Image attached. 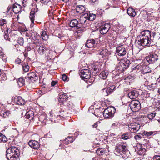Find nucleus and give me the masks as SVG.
Here are the masks:
<instances>
[{"mask_svg":"<svg viewBox=\"0 0 160 160\" xmlns=\"http://www.w3.org/2000/svg\"><path fill=\"white\" fill-rule=\"evenodd\" d=\"M20 155L19 150L15 147H11L6 151V156L8 160H17Z\"/></svg>","mask_w":160,"mask_h":160,"instance_id":"obj_1","label":"nucleus"},{"mask_svg":"<svg viewBox=\"0 0 160 160\" xmlns=\"http://www.w3.org/2000/svg\"><path fill=\"white\" fill-rule=\"evenodd\" d=\"M114 152L116 154H120L122 157L126 158L128 154V151L125 146L121 144H117Z\"/></svg>","mask_w":160,"mask_h":160,"instance_id":"obj_2","label":"nucleus"},{"mask_svg":"<svg viewBox=\"0 0 160 160\" xmlns=\"http://www.w3.org/2000/svg\"><path fill=\"white\" fill-rule=\"evenodd\" d=\"M116 109L113 107H109L103 111V116L106 118H112L115 112Z\"/></svg>","mask_w":160,"mask_h":160,"instance_id":"obj_3","label":"nucleus"},{"mask_svg":"<svg viewBox=\"0 0 160 160\" xmlns=\"http://www.w3.org/2000/svg\"><path fill=\"white\" fill-rule=\"evenodd\" d=\"M148 84H149L147 87V88L150 90L153 91L155 89L158 87V84L157 82V81L154 78H149L148 79Z\"/></svg>","mask_w":160,"mask_h":160,"instance_id":"obj_4","label":"nucleus"},{"mask_svg":"<svg viewBox=\"0 0 160 160\" xmlns=\"http://www.w3.org/2000/svg\"><path fill=\"white\" fill-rule=\"evenodd\" d=\"M129 106L132 111L133 112H137L140 109V104L138 100H134L131 101Z\"/></svg>","mask_w":160,"mask_h":160,"instance_id":"obj_5","label":"nucleus"},{"mask_svg":"<svg viewBox=\"0 0 160 160\" xmlns=\"http://www.w3.org/2000/svg\"><path fill=\"white\" fill-rule=\"evenodd\" d=\"M27 80H28L29 83L33 82L38 80V75L34 72L28 73L25 77Z\"/></svg>","mask_w":160,"mask_h":160,"instance_id":"obj_6","label":"nucleus"},{"mask_svg":"<svg viewBox=\"0 0 160 160\" xmlns=\"http://www.w3.org/2000/svg\"><path fill=\"white\" fill-rule=\"evenodd\" d=\"M140 127V124L136 122L130 123L128 125V129L132 133L138 131Z\"/></svg>","mask_w":160,"mask_h":160,"instance_id":"obj_7","label":"nucleus"},{"mask_svg":"<svg viewBox=\"0 0 160 160\" xmlns=\"http://www.w3.org/2000/svg\"><path fill=\"white\" fill-rule=\"evenodd\" d=\"M90 75V72L89 70L88 69L82 70L80 73L81 78L85 81V79H88L91 78Z\"/></svg>","mask_w":160,"mask_h":160,"instance_id":"obj_8","label":"nucleus"},{"mask_svg":"<svg viewBox=\"0 0 160 160\" xmlns=\"http://www.w3.org/2000/svg\"><path fill=\"white\" fill-rule=\"evenodd\" d=\"M63 113V112L62 111L61 109L59 108L54 111H51L50 112V114L52 117L54 116V117L58 118V117L64 116V115Z\"/></svg>","mask_w":160,"mask_h":160,"instance_id":"obj_9","label":"nucleus"},{"mask_svg":"<svg viewBox=\"0 0 160 160\" xmlns=\"http://www.w3.org/2000/svg\"><path fill=\"white\" fill-rule=\"evenodd\" d=\"M116 49L117 54L120 56H124L126 54V49L123 45L117 47Z\"/></svg>","mask_w":160,"mask_h":160,"instance_id":"obj_10","label":"nucleus"},{"mask_svg":"<svg viewBox=\"0 0 160 160\" xmlns=\"http://www.w3.org/2000/svg\"><path fill=\"white\" fill-rule=\"evenodd\" d=\"M111 28L110 24L106 23L102 26L100 30V33L102 34L106 33Z\"/></svg>","mask_w":160,"mask_h":160,"instance_id":"obj_11","label":"nucleus"},{"mask_svg":"<svg viewBox=\"0 0 160 160\" xmlns=\"http://www.w3.org/2000/svg\"><path fill=\"white\" fill-rule=\"evenodd\" d=\"M28 143L29 146L32 148L38 149L39 148L40 145L39 143L35 140H30Z\"/></svg>","mask_w":160,"mask_h":160,"instance_id":"obj_12","label":"nucleus"},{"mask_svg":"<svg viewBox=\"0 0 160 160\" xmlns=\"http://www.w3.org/2000/svg\"><path fill=\"white\" fill-rule=\"evenodd\" d=\"M158 59V56L156 54L150 55L146 59V60L149 63H153Z\"/></svg>","mask_w":160,"mask_h":160,"instance_id":"obj_13","label":"nucleus"},{"mask_svg":"<svg viewBox=\"0 0 160 160\" xmlns=\"http://www.w3.org/2000/svg\"><path fill=\"white\" fill-rule=\"evenodd\" d=\"M12 7L13 12L15 14H18L21 11V6L17 3H15L13 4Z\"/></svg>","mask_w":160,"mask_h":160,"instance_id":"obj_14","label":"nucleus"},{"mask_svg":"<svg viewBox=\"0 0 160 160\" xmlns=\"http://www.w3.org/2000/svg\"><path fill=\"white\" fill-rule=\"evenodd\" d=\"M79 23H78V21L76 19H73L71 20L69 23V26L72 28L76 27L77 28H80L79 26H80V25L79 26Z\"/></svg>","mask_w":160,"mask_h":160,"instance_id":"obj_15","label":"nucleus"},{"mask_svg":"<svg viewBox=\"0 0 160 160\" xmlns=\"http://www.w3.org/2000/svg\"><path fill=\"white\" fill-rule=\"evenodd\" d=\"M1 115L4 118H7L11 117L12 114L10 111L5 110L1 112Z\"/></svg>","mask_w":160,"mask_h":160,"instance_id":"obj_16","label":"nucleus"},{"mask_svg":"<svg viewBox=\"0 0 160 160\" xmlns=\"http://www.w3.org/2000/svg\"><path fill=\"white\" fill-rule=\"evenodd\" d=\"M128 95L129 98L131 99H135L138 96V93L136 91H132L130 92Z\"/></svg>","mask_w":160,"mask_h":160,"instance_id":"obj_17","label":"nucleus"},{"mask_svg":"<svg viewBox=\"0 0 160 160\" xmlns=\"http://www.w3.org/2000/svg\"><path fill=\"white\" fill-rule=\"evenodd\" d=\"M135 43L138 46H148V42L146 41H135Z\"/></svg>","mask_w":160,"mask_h":160,"instance_id":"obj_18","label":"nucleus"},{"mask_svg":"<svg viewBox=\"0 0 160 160\" xmlns=\"http://www.w3.org/2000/svg\"><path fill=\"white\" fill-rule=\"evenodd\" d=\"M141 35L142 36H145V35L148 36V38H147V40H149L151 38V32L148 30H144L141 32Z\"/></svg>","mask_w":160,"mask_h":160,"instance_id":"obj_19","label":"nucleus"},{"mask_svg":"<svg viewBox=\"0 0 160 160\" xmlns=\"http://www.w3.org/2000/svg\"><path fill=\"white\" fill-rule=\"evenodd\" d=\"M76 10L77 12L81 14L85 12V8L84 6L79 5L76 7Z\"/></svg>","mask_w":160,"mask_h":160,"instance_id":"obj_20","label":"nucleus"},{"mask_svg":"<svg viewBox=\"0 0 160 160\" xmlns=\"http://www.w3.org/2000/svg\"><path fill=\"white\" fill-rule=\"evenodd\" d=\"M127 13L130 16L134 17L136 15L134 9L132 8L129 7L127 10Z\"/></svg>","mask_w":160,"mask_h":160,"instance_id":"obj_21","label":"nucleus"},{"mask_svg":"<svg viewBox=\"0 0 160 160\" xmlns=\"http://www.w3.org/2000/svg\"><path fill=\"white\" fill-rule=\"evenodd\" d=\"M129 61H127L125 62L124 60H122L120 62V64L121 67L123 68H128L129 66Z\"/></svg>","mask_w":160,"mask_h":160,"instance_id":"obj_22","label":"nucleus"},{"mask_svg":"<svg viewBox=\"0 0 160 160\" xmlns=\"http://www.w3.org/2000/svg\"><path fill=\"white\" fill-rule=\"evenodd\" d=\"M73 141L72 137H68L63 141V143L66 145L68 144L69 143L72 142Z\"/></svg>","mask_w":160,"mask_h":160,"instance_id":"obj_23","label":"nucleus"},{"mask_svg":"<svg viewBox=\"0 0 160 160\" xmlns=\"http://www.w3.org/2000/svg\"><path fill=\"white\" fill-rule=\"evenodd\" d=\"M37 11L35 12V9L32 8L30 13V15L29 18L31 20V22L33 23L34 21V20L35 18V14L36 13Z\"/></svg>","mask_w":160,"mask_h":160,"instance_id":"obj_24","label":"nucleus"},{"mask_svg":"<svg viewBox=\"0 0 160 160\" xmlns=\"http://www.w3.org/2000/svg\"><path fill=\"white\" fill-rule=\"evenodd\" d=\"M108 74V71H104L102 72L99 74V77L103 79H105L106 78Z\"/></svg>","mask_w":160,"mask_h":160,"instance_id":"obj_25","label":"nucleus"},{"mask_svg":"<svg viewBox=\"0 0 160 160\" xmlns=\"http://www.w3.org/2000/svg\"><path fill=\"white\" fill-rule=\"evenodd\" d=\"M87 16V19L91 21H93L96 18V16L95 14L93 13H86Z\"/></svg>","mask_w":160,"mask_h":160,"instance_id":"obj_26","label":"nucleus"},{"mask_svg":"<svg viewBox=\"0 0 160 160\" xmlns=\"http://www.w3.org/2000/svg\"><path fill=\"white\" fill-rule=\"evenodd\" d=\"M95 44V41H87V43L85 45L88 48H91L93 47Z\"/></svg>","mask_w":160,"mask_h":160,"instance_id":"obj_27","label":"nucleus"},{"mask_svg":"<svg viewBox=\"0 0 160 160\" xmlns=\"http://www.w3.org/2000/svg\"><path fill=\"white\" fill-rule=\"evenodd\" d=\"M16 102L17 104L19 105H24L25 103L24 100L21 97H18L16 99Z\"/></svg>","mask_w":160,"mask_h":160,"instance_id":"obj_28","label":"nucleus"},{"mask_svg":"<svg viewBox=\"0 0 160 160\" xmlns=\"http://www.w3.org/2000/svg\"><path fill=\"white\" fill-rule=\"evenodd\" d=\"M109 52L108 50L105 48L100 51V55H101L102 58L106 57L108 55Z\"/></svg>","mask_w":160,"mask_h":160,"instance_id":"obj_29","label":"nucleus"},{"mask_svg":"<svg viewBox=\"0 0 160 160\" xmlns=\"http://www.w3.org/2000/svg\"><path fill=\"white\" fill-rule=\"evenodd\" d=\"M146 150L141 147L138 151V153L140 155H144L146 154Z\"/></svg>","mask_w":160,"mask_h":160,"instance_id":"obj_30","label":"nucleus"},{"mask_svg":"<svg viewBox=\"0 0 160 160\" xmlns=\"http://www.w3.org/2000/svg\"><path fill=\"white\" fill-rule=\"evenodd\" d=\"M48 51L46 48L43 47H40L38 50V53L41 55L45 54L46 51Z\"/></svg>","mask_w":160,"mask_h":160,"instance_id":"obj_31","label":"nucleus"},{"mask_svg":"<svg viewBox=\"0 0 160 160\" xmlns=\"http://www.w3.org/2000/svg\"><path fill=\"white\" fill-rule=\"evenodd\" d=\"M87 19V16H86V14H85L82 17H81L80 19V23L82 24H83L85 23V22Z\"/></svg>","mask_w":160,"mask_h":160,"instance_id":"obj_32","label":"nucleus"},{"mask_svg":"<svg viewBox=\"0 0 160 160\" xmlns=\"http://www.w3.org/2000/svg\"><path fill=\"white\" fill-rule=\"evenodd\" d=\"M131 137L130 133L125 132L122 135V138L123 140H127L130 139Z\"/></svg>","mask_w":160,"mask_h":160,"instance_id":"obj_33","label":"nucleus"},{"mask_svg":"<svg viewBox=\"0 0 160 160\" xmlns=\"http://www.w3.org/2000/svg\"><path fill=\"white\" fill-rule=\"evenodd\" d=\"M105 149L99 148L96 150V152L99 155H101L105 153Z\"/></svg>","mask_w":160,"mask_h":160,"instance_id":"obj_34","label":"nucleus"},{"mask_svg":"<svg viewBox=\"0 0 160 160\" xmlns=\"http://www.w3.org/2000/svg\"><path fill=\"white\" fill-rule=\"evenodd\" d=\"M149 67L148 66H144L143 67V70L142 71H141V72L143 73V74L150 73L151 70L149 69Z\"/></svg>","mask_w":160,"mask_h":160,"instance_id":"obj_35","label":"nucleus"},{"mask_svg":"<svg viewBox=\"0 0 160 160\" xmlns=\"http://www.w3.org/2000/svg\"><path fill=\"white\" fill-rule=\"evenodd\" d=\"M41 35L43 40H47L48 38V36L45 31H43L41 33Z\"/></svg>","mask_w":160,"mask_h":160,"instance_id":"obj_36","label":"nucleus"},{"mask_svg":"<svg viewBox=\"0 0 160 160\" xmlns=\"http://www.w3.org/2000/svg\"><path fill=\"white\" fill-rule=\"evenodd\" d=\"M23 70L25 72H27L28 71L29 67V66L28 63H23L22 65Z\"/></svg>","mask_w":160,"mask_h":160,"instance_id":"obj_37","label":"nucleus"},{"mask_svg":"<svg viewBox=\"0 0 160 160\" xmlns=\"http://www.w3.org/2000/svg\"><path fill=\"white\" fill-rule=\"evenodd\" d=\"M115 87L113 86H111L107 88L106 90V92L107 93V95H108L114 90Z\"/></svg>","mask_w":160,"mask_h":160,"instance_id":"obj_38","label":"nucleus"},{"mask_svg":"<svg viewBox=\"0 0 160 160\" xmlns=\"http://www.w3.org/2000/svg\"><path fill=\"white\" fill-rule=\"evenodd\" d=\"M25 118L31 120L33 118V115L32 113L30 114V112H28L26 113Z\"/></svg>","mask_w":160,"mask_h":160,"instance_id":"obj_39","label":"nucleus"},{"mask_svg":"<svg viewBox=\"0 0 160 160\" xmlns=\"http://www.w3.org/2000/svg\"><path fill=\"white\" fill-rule=\"evenodd\" d=\"M68 98L67 96L63 94L59 95V98L61 101L62 102L66 101Z\"/></svg>","mask_w":160,"mask_h":160,"instance_id":"obj_40","label":"nucleus"},{"mask_svg":"<svg viewBox=\"0 0 160 160\" xmlns=\"http://www.w3.org/2000/svg\"><path fill=\"white\" fill-rule=\"evenodd\" d=\"M18 84L20 86H23L25 84V81L24 79L22 78H20L18 80Z\"/></svg>","mask_w":160,"mask_h":160,"instance_id":"obj_41","label":"nucleus"},{"mask_svg":"<svg viewBox=\"0 0 160 160\" xmlns=\"http://www.w3.org/2000/svg\"><path fill=\"white\" fill-rule=\"evenodd\" d=\"M7 138L4 135L0 133V142H6L7 141Z\"/></svg>","mask_w":160,"mask_h":160,"instance_id":"obj_42","label":"nucleus"},{"mask_svg":"<svg viewBox=\"0 0 160 160\" xmlns=\"http://www.w3.org/2000/svg\"><path fill=\"white\" fill-rule=\"evenodd\" d=\"M154 132L153 131H149L147 132L146 131H144L143 132V134L145 135L146 136L149 137L152 135H154L155 134H153L154 133Z\"/></svg>","mask_w":160,"mask_h":160,"instance_id":"obj_43","label":"nucleus"},{"mask_svg":"<svg viewBox=\"0 0 160 160\" xmlns=\"http://www.w3.org/2000/svg\"><path fill=\"white\" fill-rule=\"evenodd\" d=\"M142 135H136L134 136L135 139L137 142H141V141H142L141 140H142Z\"/></svg>","mask_w":160,"mask_h":160,"instance_id":"obj_44","label":"nucleus"},{"mask_svg":"<svg viewBox=\"0 0 160 160\" xmlns=\"http://www.w3.org/2000/svg\"><path fill=\"white\" fill-rule=\"evenodd\" d=\"M89 2L91 4H92L93 5H96L98 4L99 1L98 0H90Z\"/></svg>","mask_w":160,"mask_h":160,"instance_id":"obj_45","label":"nucleus"},{"mask_svg":"<svg viewBox=\"0 0 160 160\" xmlns=\"http://www.w3.org/2000/svg\"><path fill=\"white\" fill-rule=\"evenodd\" d=\"M134 79L133 77H132L130 75H128L124 79L126 80H129V82H130V81H131L132 80H133Z\"/></svg>","mask_w":160,"mask_h":160,"instance_id":"obj_46","label":"nucleus"},{"mask_svg":"<svg viewBox=\"0 0 160 160\" xmlns=\"http://www.w3.org/2000/svg\"><path fill=\"white\" fill-rule=\"evenodd\" d=\"M140 142L142 144L144 145L146 144V143H148L149 141L147 139L144 138L142 137V140H141Z\"/></svg>","mask_w":160,"mask_h":160,"instance_id":"obj_47","label":"nucleus"},{"mask_svg":"<svg viewBox=\"0 0 160 160\" xmlns=\"http://www.w3.org/2000/svg\"><path fill=\"white\" fill-rule=\"evenodd\" d=\"M0 58H2L3 61H5L6 59V56L4 55L3 52L0 50Z\"/></svg>","mask_w":160,"mask_h":160,"instance_id":"obj_48","label":"nucleus"},{"mask_svg":"<svg viewBox=\"0 0 160 160\" xmlns=\"http://www.w3.org/2000/svg\"><path fill=\"white\" fill-rule=\"evenodd\" d=\"M156 113H151L148 115V118L149 119H152L155 116Z\"/></svg>","mask_w":160,"mask_h":160,"instance_id":"obj_49","label":"nucleus"},{"mask_svg":"<svg viewBox=\"0 0 160 160\" xmlns=\"http://www.w3.org/2000/svg\"><path fill=\"white\" fill-rule=\"evenodd\" d=\"M118 122H115L112 123L111 126V128H115L118 127Z\"/></svg>","mask_w":160,"mask_h":160,"instance_id":"obj_50","label":"nucleus"},{"mask_svg":"<svg viewBox=\"0 0 160 160\" xmlns=\"http://www.w3.org/2000/svg\"><path fill=\"white\" fill-rule=\"evenodd\" d=\"M46 118V117L44 115H41L39 116V119L41 122H44Z\"/></svg>","mask_w":160,"mask_h":160,"instance_id":"obj_51","label":"nucleus"},{"mask_svg":"<svg viewBox=\"0 0 160 160\" xmlns=\"http://www.w3.org/2000/svg\"><path fill=\"white\" fill-rule=\"evenodd\" d=\"M146 41L148 42V47L152 46L155 45V43L153 42V41Z\"/></svg>","mask_w":160,"mask_h":160,"instance_id":"obj_52","label":"nucleus"},{"mask_svg":"<svg viewBox=\"0 0 160 160\" xmlns=\"http://www.w3.org/2000/svg\"><path fill=\"white\" fill-rule=\"evenodd\" d=\"M6 23V21L4 19H1L0 20V26H3Z\"/></svg>","mask_w":160,"mask_h":160,"instance_id":"obj_53","label":"nucleus"},{"mask_svg":"<svg viewBox=\"0 0 160 160\" xmlns=\"http://www.w3.org/2000/svg\"><path fill=\"white\" fill-rule=\"evenodd\" d=\"M153 160H160V156L156 155L154 156L153 157Z\"/></svg>","mask_w":160,"mask_h":160,"instance_id":"obj_54","label":"nucleus"},{"mask_svg":"<svg viewBox=\"0 0 160 160\" xmlns=\"http://www.w3.org/2000/svg\"><path fill=\"white\" fill-rule=\"evenodd\" d=\"M135 70H136V69H137L138 70H140V71L138 72H140L141 71V70H142V66L139 65H138L137 66H136L135 68Z\"/></svg>","mask_w":160,"mask_h":160,"instance_id":"obj_55","label":"nucleus"},{"mask_svg":"<svg viewBox=\"0 0 160 160\" xmlns=\"http://www.w3.org/2000/svg\"><path fill=\"white\" fill-rule=\"evenodd\" d=\"M62 78L64 81H67L68 79V77L65 74H63L62 76Z\"/></svg>","mask_w":160,"mask_h":160,"instance_id":"obj_56","label":"nucleus"},{"mask_svg":"<svg viewBox=\"0 0 160 160\" xmlns=\"http://www.w3.org/2000/svg\"><path fill=\"white\" fill-rule=\"evenodd\" d=\"M42 3L45 4L48 3L50 0H41Z\"/></svg>","mask_w":160,"mask_h":160,"instance_id":"obj_57","label":"nucleus"},{"mask_svg":"<svg viewBox=\"0 0 160 160\" xmlns=\"http://www.w3.org/2000/svg\"><path fill=\"white\" fill-rule=\"evenodd\" d=\"M27 0H22V4L24 7L26 6Z\"/></svg>","mask_w":160,"mask_h":160,"instance_id":"obj_58","label":"nucleus"},{"mask_svg":"<svg viewBox=\"0 0 160 160\" xmlns=\"http://www.w3.org/2000/svg\"><path fill=\"white\" fill-rule=\"evenodd\" d=\"M12 8V6H8V8H7V11L6 12H4L6 14H7V13H8L9 11H10V10Z\"/></svg>","mask_w":160,"mask_h":160,"instance_id":"obj_59","label":"nucleus"},{"mask_svg":"<svg viewBox=\"0 0 160 160\" xmlns=\"http://www.w3.org/2000/svg\"><path fill=\"white\" fill-rule=\"evenodd\" d=\"M89 79L88 80V82H90V83H92L93 82H94V78L92 77V78L91 79L90 78H88Z\"/></svg>","mask_w":160,"mask_h":160,"instance_id":"obj_60","label":"nucleus"},{"mask_svg":"<svg viewBox=\"0 0 160 160\" xmlns=\"http://www.w3.org/2000/svg\"><path fill=\"white\" fill-rule=\"evenodd\" d=\"M141 37L142 38L140 39V40H147V38H148V36H146V35H145V36H142V35Z\"/></svg>","mask_w":160,"mask_h":160,"instance_id":"obj_61","label":"nucleus"},{"mask_svg":"<svg viewBox=\"0 0 160 160\" xmlns=\"http://www.w3.org/2000/svg\"><path fill=\"white\" fill-rule=\"evenodd\" d=\"M15 62L16 63L19 64L21 62V60L19 58H17L15 60Z\"/></svg>","mask_w":160,"mask_h":160,"instance_id":"obj_62","label":"nucleus"},{"mask_svg":"<svg viewBox=\"0 0 160 160\" xmlns=\"http://www.w3.org/2000/svg\"><path fill=\"white\" fill-rule=\"evenodd\" d=\"M98 122H96L93 125H92V127L93 128H96L98 126Z\"/></svg>","mask_w":160,"mask_h":160,"instance_id":"obj_63","label":"nucleus"},{"mask_svg":"<svg viewBox=\"0 0 160 160\" xmlns=\"http://www.w3.org/2000/svg\"><path fill=\"white\" fill-rule=\"evenodd\" d=\"M18 42L19 44H20L21 46L22 45H23L24 43V41H18Z\"/></svg>","mask_w":160,"mask_h":160,"instance_id":"obj_64","label":"nucleus"}]
</instances>
